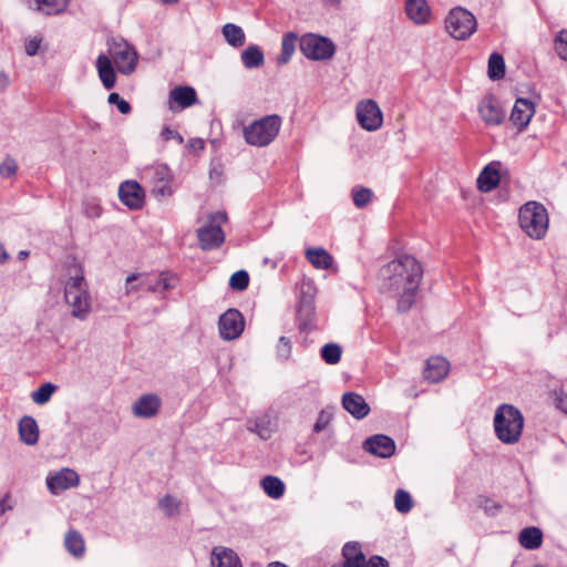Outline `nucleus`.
Instances as JSON below:
<instances>
[{"instance_id":"4c0bfd02","label":"nucleus","mask_w":567,"mask_h":567,"mask_svg":"<svg viewBox=\"0 0 567 567\" xmlns=\"http://www.w3.org/2000/svg\"><path fill=\"white\" fill-rule=\"evenodd\" d=\"M223 34L228 44L234 48H239L245 43V33L243 29L234 23H226L223 27Z\"/></svg>"},{"instance_id":"774afa93","label":"nucleus","mask_w":567,"mask_h":567,"mask_svg":"<svg viewBox=\"0 0 567 567\" xmlns=\"http://www.w3.org/2000/svg\"><path fill=\"white\" fill-rule=\"evenodd\" d=\"M324 6L327 7H333L336 9L340 8L341 0H323Z\"/></svg>"},{"instance_id":"9d476101","label":"nucleus","mask_w":567,"mask_h":567,"mask_svg":"<svg viewBox=\"0 0 567 567\" xmlns=\"http://www.w3.org/2000/svg\"><path fill=\"white\" fill-rule=\"evenodd\" d=\"M357 120L360 126L369 132L377 131L383 123V115L373 100H365L358 103L355 109Z\"/></svg>"},{"instance_id":"4468645a","label":"nucleus","mask_w":567,"mask_h":567,"mask_svg":"<svg viewBox=\"0 0 567 567\" xmlns=\"http://www.w3.org/2000/svg\"><path fill=\"white\" fill-rule=\"evenodd\" d=\"M198 103L196 90L188 85H179L171 90L168 96V107L173 112H178Z\"/></svg>"},{"instance_id":"f3484780","label":"nucleus","mask_w":567,"mask_h":567,"mask_svg":"<svg viewBox=\"0 0 567 567\" xmlns=\"http://www.w3.org/2000/svg\"><path fill=\"white\" fill-rule=\"evenodd\" d=\"M535 114V105L528 99L518 97L513 106L509 121L522 132Z\"/></svg>"},{"instance_id":"6e6d98bb","label":"nucleus","mask_w":567,"mask_h":567,"mask_svg":"<svg viewBox=\"0 0 567 567\" xmlns=\"http://www.w3.org/2000/svg\"><path fill=\"white\" fill-rule=\"evenodd\" d=\"M224 167L219 159L212 161L209 168V178L219 184L223 182Z\"/></svg>"},{"instance_id":"49530a36","label":"nucleus","mask_w":567,"mask_h":567,"mask_svg":"<svg viewBox=\"0 0 567 567\" xmlns=\"http://www.w3.org/2000/svg\"><path fill=\"white\" fill-rule=\"evenodd\" d=\"M372 198V190L367 187H354L352 189V199L358 208L367 206Z\"/></svg>"},{"instance_id":"79ce46f5","label":"nucleus","mask_w":567,"mask_h":567,"mask_svg":"<svg viewBox=\"0 0 567 567\" xmlns=\"http://www.w3.org/2000/svg\"><path fill=\"white\" fill-rule=\"evenodd\" d=\"M38 3V9L43 11L45 14H59L63 12L68 4L69 0H35Z\"/></svg>"},{"instance_id":"bf43d9fd","label":"nucleus","mask_w":567,"mask_h":567,"mask_svg":"<svg viewBox=\"0 0 567 567\" xmlns=\"http://www.w3.org/2000/svg\"><path fill=\"white\" fill-rule=\"evenodd\" d=\"M41 44V38H33L25 43L24 50L27 55L33 56L38 53Z\"/></svg>"},{"instance_id":"2f4dec72","label":"nucleus","mask_w":567,"mask_h":567,"mask_svg":"<svg viewBox=\"0 0 567 567\" xmlns=\"http://www.w3.org/2000/svg\"><path fill=\"white\" fill-rule=\"evenodd\" d=\"M298 40V35L295 32H287L284 34L281 41V51L277 56L278 65H286L291 60Z\"/></svg>"},{"instance_id":"6e6552de","label":"nucleus","mask_w":567,"mask_h":567,"mask_svg":"<svg viewBox=\"0 0 567 567\" xmlns=\"http://www.w3.org/2000/svg\"><path fill=\"white\" fill-rule=\"evenodd\" d=\"M299 49L309 60L323 61L331 59L336 53L333 41L316 33H306L299 39Z\"/></svg>"},{"instance_id":"a211bd4d","label":"nucleus","mask_w":567,"mask_h":567,"mask_svg":"<svg viewBox=\"0 0 567 567\" xmlns=\"http://www.w3.org/2000/svg\"><path fill=\"white\" fill-rule=\"evenodd\" d=\"M199 247L203 250L219 248L225 241V234L220 225H206L197 229Z\"/></svg>"},{"instance_id":"bb28decb","label":"nucleus","mask_w":567,"mask_h":567,"mask_svg":"<svg viewBox=\"0 0 567 567\" xmlns=\"http://www.w3.org/2000/svg\"><path fill=\"white\" fill-rule=\"evenodd\" d=\"M74 275L70 276L64 286V297L84 296L89 293L87 284L80 265L74 266Z\"/></svg>"},{"instance_id":"e2e57ef3","label":"nucleus","mask_w":567,"mask_h":567,"mask_svg":"<svg viewBox=\"0 0 567 567\" xmlns=\"http://www.w3.org/2000/svg\"><path fill=\"white\" fill-rule=\"evenodd\" d=\"M226 220H227L226 213L217 212L214 215H210V221L212 223H217V221L225 223Z\"/></svg>"},{"instance_id":"423d86ee","label":"nucleus","mask_w":567,"mask_h":567,"mask_svg":"<svg viewBox=\"0 0 567 567\" xmlns=\"http://www.w3.org/2000/svg\"><path fill=\"white\" fill-rule=\"evenodd\" d=\"M445 29L452 38L463 41L476 31L477 21L471 11L456 7L449 12L445 19Z\"/></svg>"},{"instance_id":"a878e982","label":"nucleus","mask_w":567,"mask_h":567,"mask_svg":"<svg viewBox=\"0 0 567 567\" xmlns=\"http://www.w3.org/2000/svg\"><path fill=\"white\" fill-rule=\"evenodd\" d=\"M213 567H241L238 555L230 548L217 546L212 551Z\"/></svg>"},{"instance_id":"4d7b16f0","label":"nucleus","mask_w":567,"mask_h":567,"mask_svg":"<svg viewBox=\"0 0 567 567\" xmlns=\"http://www.w3.org/2000/svg\"><path fill=\"white\" fill-rule=\"evenodd\" d=\"M159 507L163 508L168 515H172V511L178 508V502L175 497L167 494L159 499Z\"/></svg>"},{"instance_id":"5701e85b","label":"nucleus","mask_w":567,"mask_h":567,"mask_svg":"<svg viewBox=\"0 0 567 567\" xmlns=\"http://www.w3.org/2000/svg\"><path fill=\"white\" fill-rule=\"evenodd\" d=\"M496 165H499V163L496 162L487 164L480 173L476 184L477 189L482 193L492 192L498 186L501 182V175Z\"/></svg>"},{"instance_id":"c03bdc74","label":"nucleus","mask_w":567,"mask_h":567,"mask_svg":"<svg viewBox=\"0 0 567 567\" xmlns=\"http://www.w3.org/2000/svg\"><path fill=\"white\" fill-rule=\"evenodd\" d=\"M138 279V275L132 274L126 278V292L130 293L133 290H137L140 288H144L147 291L156 292L161 291V285H158V278L155 280L154 284H147L144 280H142L138 286L132 285L133 281Z\"/></svg>"},{"instance_id":"393cba45","label":"nucleus","mask_w":567,"mask_h":567,"mask_svg":"<svg viewBox=\"0 0 567 567\" xmlns=\"http://www.w3.org/2000/svg\"><path fill=\"white\" fill-rule=\"evenodd\" d=\"M405 13L414 23L424 24L429 21L431 9L426 0H405Z\"/></svg>"},{"instance_id":"ddd939ff","label":"nucleus","mask_w":567,"mask_h":567,"mask_svg":"<svg viewBox=\"0 0 567 567\" xmlns=\"http://www.w3.org/2000/svg\"><path fill=\"white\" fill-rule=\"evenodd\" d=\"M118 198L127 208L137 210L145 204V192L136 181H125L118 187Z\"/></svg>"},{"instance_id":"052dcab7","label":"nucleus","mask_w":567,"mask_h":567,"mask_svg":"<svg viewBox=\"0 0 567 567\" xmlns=\"http://www.w3.org/2000/svg\"><path fill=\"white\" fill-rule=\"evenodd\" d=\"M158 285H161V291H166L174 287V285L171 284V278H168L164 272H162L158 277Z\"/></svg>"},{"instance_id":"412c9836","label":"nucleus","mask_w":567,"mask_h":567,"mask_svg":"<svg viewBox=\"0 0 567 567\" xmlns=\"http://www.w3.org/2000/svg\"><path fill=\"white\" fill-rule=\"evenodd\" d=\"M342 406L357 420H362L370 413V406L364 398L355 392H347L342 395Z\"/></svg>"},{"instance_id":"de8ad7c7","label":"nucleus","mask_w":567,"mask_h":567,"mask_svg":"<svg viewBox=\"0 0 567 567\" xmlns=\"http://www.w3.org/2000/svg\"><path fill=\"white\" fill-rule=\"evenodd\" d=\"M333 419L332 408L322 409L319 412L316 423L313 424L312 431L315 433H320L327 429L330 422Z\"/></svg>"},{"instance_id":"1a4fd4ad","label":"nucleus","mask_w":567,"mask_h":567,"mask_svg":"<svg viewBox=\"0 0 567 567\" xmlns=\"http://www.w3.org/2000/svg\"><path fill=\"white\" fill-rule=\"evenodd\" d=\"M109 54L121 74L130 75L136 70L138 54L128 42L113 40L109 43Z\"/></svg>"},{"instance_id":"f03ea898","label":"nucleus","mask_w":567,"mask_h":567,"mask_svg":"<svg viewBox=\"0 0 567 567\" xmlns=\"http://www.w3.org/2000/svg\"><path fill=\"white\" fill-rule=\"evenodd\" d=\"M524 426L522 412L511 404H502L494 415V430L496 437L505 444L519 441Z\"/></svg>"},{"instance_id":"f257e3e1","label":"nucleus","mask_w":567,"mask_h":567,"mask_svg":"<svg viewBox=\"0 0 567 567\" xmlns=\"http://www.w3.org/2000/svg\"><path fill=\"white\" fill-rule=\"evenodd\" d=\"M384 288L396 297V310L409 312L415 303L423 278L421 262L411 255H401L382 268Z\"/></svg>"},{"instance_id":"6ab92c4d","label":"nucleus","mask_w":567,"mask_h":567,"mask_svg":"<svg viewBox=\"0 0 567 567\" xmlns=\"http://www.w3.org/2000/svg\"><path fill=\"white\" fill-rule=\"evenodd\" d=\"M161 406V398L155 393H147L134 402L132 412L137 417L151 419L159 412Z\"/></svg>"},{"instance_id":"e433bc0d","label":"nucleus","mask_w":567,"mask_h":567,"mask_svg":"<svg viewBox=\"0 0 567 567\" xmlns=\"http://www.w3.org/2000/svg\"><path fill=\"white\" fill-rule=\"evenodd\" d=\"M264 492L271 498H280L285 493V483L277 476L268 475L261 480Z\"/></svg>"},{"instance_id":"69168bd1","label":"nucleus","mask_w":567,"mask_h":567,"mask_svg":"<svg viewBox=\"0 0 567 567\" xmlns=\"http://www.w3.org/2000/svg\"><path fill=\"white\" fill-rule=\"evenodd\" d=\"M7 498H9V494H7L1 501H0V516L3 515L7 511L11 509V506L7 505Z\"/></svg>"},{"instance_id":"3c124183","label":"nucleus","mask_w":567,"mask_h":567,"mask_svg":"<svg viewBox=\"0 0 567 567\" xmlns=\"http://www.w3.org/2000/svg\"><path fill=\"white\" fill-rule=\"evenodd\" d=\"M556 409L567 414V392L563 388L554 389L550 391Z\"/></svg>"},{"instance_id":"37998d69","label":"nucleus","mask_w":567,"mask_h":567,"mask_svg":"<svg viewBox=\"0 0 567 567\" xmlns=\"http://www.w3.org/2000/svg\"><path fill=\"white\" fill-rule=\"evenodd\" d=\"M394 507L401 514L409 513L413 507V501L409 492L399 488L394 495Z\"/></svg>"},{"instance_id":"ea45409f","label":"nucleus","mask_w":567,"mask_h":567,"mask_svg":"<svg viewBox=\"0 0 567 567\" xmlns=\"http://www.w3.org/2000/svg\"><path fill=\"white\" fill-rule=\"evenodd\" d=\"M341 354H342V348L338 343H333V342L326 343L320 349L321 359L327 364L333 365V364L339 363L341 360Z\"/></svg>"},{"instance_id":"864d4df0","label":"nucleus","mask_w":567,"mask_h":567,"mask_svg":"<svg viewBox=\"0 0 567 567\" xmlns=\"http://www.w3.org/2000/svg\"><path fill=\"white\" fill-rule=\"evenodd\" d=\"M107 102L116 105L121 114H128L132 111L131 104L116 92H112L109 95Z\"/></svg>"},{"instance_id":"0e129e2a","label":"nucleus","mask_w":567,"mask_h":567,"mask_svg":"<svg viewBox=\"0 0 567 567\" xmlns=\"http://www.w3.org/2000/svg\"><path fill=\"white\" fill-rule=\"evenodd\" d=\"M9 78L4 71H0V92L4 91L9 85Z\"/></svg>"},{"instance_id":"09e8293b","label":"nucleus","mask_w":567,"mask_h":567,"mask_svg":"<svg viewBox=\"0 0 567 567\" xmlns=\"http://www.w3.org/2000/svg\"><path fill=\"white\" fill-rule=\"evenodd\" d=\"M291 341L287 337H280L276 347L277 358L287 361L291 355Z\"/></svg>"},{"instance_id":"f8f14e48","label":"nucleus","mask_w":567,"mask_h":567,"mask_svg":"<svg viewBox=\"0 0 567 567\" xmlns=\"http://www.w3.org/2000/svg\"><path fill=\"white\" fill-rule=\"evenodd\" d=\"M477 110L481 118L487 126L501 125L506 116L501 101L494 94L485 95L480 101Z\"/></svg>"},{"instance_id":"cd10ccee","label":"nucleus","mask_w":567,"mask_h":567,"mask_svg":"<svg viewBox=\"0 0 567 567\" xmlns=\"http://www.w3.org/2000/svg\"><path fill=\"white\" fill-rule=\"evenodd\" d=\"M19 435L27 445H34L39 441V426L34 417L24 415L20 420Z\"/></svg>"},{"instance_id":"f704fd0d","label":"nucleus","mask_w":567,"mask_h":567,"mask_svg":"<svg viewBox=\"0 0 567 567\" xmlns=\"http://www.w3.org/2000/svg\"><path fill=\"white\" fill-rule=\"evenodd\" d=\"M248 431L257 434L261 440H268L271 437V420L268 415L249 420L247 423Z\"/></svg>"},{"instance_id":"473e14b6","label":"nucleus","mask_w":567,"mask_h":567,"mask_svg":"<svg viewBox=\"0 0 567 567\" xmlns=\"http://www.w3.org/2000/svg\"><path fill=\"white\" fill-rule=\"evenodd\" d=\"M241 62L246 69H256L265 63V55L262 50L256 45L250 44L241 52Z\"/></svg>"},{"instance_id":"338daca9","label":"nucleus","mask_w":567,"mask_h":567,"mask_svg":"<svg viewBox=\"0 0 567 567\" xmlns=\"http://www.w3.org/2000/svg\"><path fill=\"white\" fill-rule=\"evenodd\" d=\"M9 258V255L2 244H0V265L4 264Z\"/></svg>"},{"instance_id":"dca6fc26","label":"nucleus","mask_w":567,"mask_h":567,"mask_svg":"<svg viewBox=\"0 0 567 567\" xmlns=\"http://www.w3.org/2000/svg\"><path fill=\"white\" fill-rule=\"evenodd\" d=\"M80 483L79 474L71 468H62L53 475H48L47 485L52 494H58L71 487L78 486Z\"/></svg>"},{"instance_id":"7ed1b4c3","label":"nucleus","mask_w":567,"mask_h":567,"mask_svg":"<svg viewBox=\"0 0 567 567\" xmlns=\"http://www.w3.org/2000/svg\"><path fill=\"white\" fill-rule=\"evenodd\" d=\"M281 124L282 118L278 114L265 115L244 126V138L252 146H268L278 136Z\"/></svg>"},{"instance_id":"58836bf2","label":"nucleus","mask_w":567,"mask_h":567,"mask_svg":"<svg viewBox=\"0 0 567 567\" xmlns=\"http://www.w3.org/2000/svg\"><path fill=\"white\" fill-rule=\"evenodd\" d=\"M56 390L58 385L52 382H45L32 392L31 398L35 404L43 405L50 401Z\"/></svg>"},{"instance_id":"603ef678","label":"nucleus","mask_w":567,"mask_h":567,"mask_svg":"<svg viewBox=\"0 0 567 567\" xmlns=\"http://www.w3.org/2000/svg\"><path fill=\"white\" fill-rule=\"evenodd\" d=\"M18 165L14 158L7 156L0 164V176L3 178H10L17 174Z\"/></svg>"},{"instance_id":"c756f323","label":"nucleus","mask_w":567,"mask_h":567,"mask_svg":"<svg viewBox=\"0 0 567 567\" xmlns=\"http://www.w3.org/2000/svg\"><path fill=\"white\" fill-rule=\"evenodd\" d=\"M518 539L525 549L534 550L543 544V532L535 526L526 527L519 533Z\"/></svg>"},{"instance_id":"c9c22d12","label":"nucleus","mask_w":567,"mask_h":567,"mask_svg":"<svg viewBox=\"0 0 567 567\" xmlns=\"http://www.w3.org/2000/svg\"><path fill=\"white\" fill-rule=\"evenodd\" d=\"M506 66L503 55L493 52L488 58L487 75L492 81L502 80L505 76Z\"/></svg>"},{"instance_id":"a18cd8bd","label":"nucleus","mask_w":567,"mask_h":567,"mask_svg":"<svg viewBox=\"0 0 567 567\" xmlns=\"http://www.w3.org/2000/svg\"><path fill=\"white\" fill-rule=\"evenodd\" d=\"M249 285V275L246 270L240 269L234 272L229 279V287L235 291H243Z\"/></svg>"},{"instance_id":"7c9ffc66","label":"nucleus","mask_w":567,"mask_h":567,"mask_svg":"<svg viewBox=\"0 0 567 567\" xmlns=\"http://www.w3.org/2000/svg\"><path fill=\"white\" fill-rule=\"evenodd\" d=\"M306 257L316 269H329L333 262V257L323 248H308Z\"/></svg>"},{"instance_id":"0eeeda50","label":"nucleus","mask_w":567,"mask_h":567,"mask_svg":"<svg viewBox=\"0 0 567 567\" xmlns=\"http://www.w3.org/2000/svg\"><path fill=\"white\" fill-rule=\"evenodd\" d=\"M142 178L151 187L155 197H168L173 194V174L167 164L156 163L143 171Z\"/></svg>"},{"instance_id":"c85d7f7f","label":"nucleus","mask_w":567,"mask_h":567,"mask_svg":"<svg viewBox=\"0 0 567 567\" xmlns=\"http://www.w3.org/2000/svg\"><path fill=\"white\" fill-rule=\"evenodd\" d=\"M65 302L72 307L71 315L75 318L84 320L91 310L90 293L84 296L64 297Z\"/></svg>"},{"instance_id":"a19ab883","label":"nucleus","mask_w":567,"mask_h":567,"mask_svg":"<svg viewBox=\"0 0 567 567\" xmlns=\"http://www.w3.org/2000/svg\"><path fill=\"white\" fill-rule=\"evenodd\" d=\"M476 505L488 517L497 516L503 509V505L501 503L495 502L491 497L485 495H478L476 497Z\"/></svg>"},{"instance_id":"9b49d317","label":"nucleus","mask_w":567,"mask_h":567,"mask_svg":"<svg viewBox=\"0 0 567 567\" xmlns=\"http://www.w3.org/2000/svg\"><path fill=\"white\" fill-rule=\"evenodd\" d=\"M218 328L224 340L230 341L239 338L245 328L243 313L236 308H229L219 317Z\"/></svg>"},{"instance_id":"8fccbe9b","label":"nucleus","mask_w":567,"mask_h":567,"mask_svg":"<svg viewBox=\"0 0 567 567\" xmlns=\"http://www.w3.org/2000/svg\"><path fill=\"white\" fill-rule=\"evenodd\" d=\"M555 51L560 59L567 61V29L559 31L556 35Z\"/></svg>"},{"instance_id":"20e7f679","label":"nucleus","mask_w":567,"mask_h":567,"mask_svg":"<svg viewBox=\"0 0 567 567\" xmlns=\"http://www.w3.org/2000/svg\"><path fill=\"white\" fill-rule=\"evenodd\" d=\"M518 221L530 238L542 239L548 229L547 209L540 203L528 202L519 208Z\"/></svg>"},{"instance_id":"13d9d810","label":"nucleus","mask_w":567,"mask_h":567,"mask_svg":"<svg viewBox=\"0 0 567 567\" xmlns=\"http://www.w3.org/2000/svg\"><path fill=\"white\" fill-rule=\"evenodd\" d=\"M161 136L164 141L175 140L178 144L184 143V137L181 133L175 130H172L169 126H164Z\"/></svg>"},{"instance_id":"5fc2aeb1","label":"nucleus","mask_w":567,"mask_h":567,"mask_svg":"<svg viewBox=\"0 0 567 567\" xmlns=\"http://www.w3.org/2000/svg\"><path fill=\"white\" fill-rule=\"evenodd\" d=\"M102 210L101 205L95 199H87L83 203V213L89 218H99Z\"/></svg>"},{"instance_id":"4be33fe9","label":"nucleus","mask_w":567,"mask_h":567,"mask_svg":"<svg viewBox=\"0 0 567 567\" xmlns=\"http://www.w3.org/2000/svg\"><path fill=\"white\" fill-rule=\"evenodd\" d=\"M342 567H364L365 555L359 542H347L341 549Z\"/></svg>"},{"instance_id":"b1692460","label":"nucleus","mask_w":567,"mask_h":567,"mask_svg":"<svg viewBox=\"0 0 567 567\" xmlns=\"http://www.w3.org/2000/svg\"><path fill=\"white\" fill-rule=\"evenodd\" d=\"M99 78L106 90H112L116 83V72L111 58L101 53L96 59Z\"/></svg>"},{"instance_id":"aec40b11","label":"nucleus","mask_w":567,"mask_h":567,"mask_svg":"<svg viewBox=\"0 0 567 567\" xmlns=\"http://www.w3.org/2000/svg\"><path fill=\"white\" fill-rule=\"evenodd\" d=\"M449 370L450 363L446 359L440 355L431 357L425 362L423 377L429 382L436 383L445 379Z\"/></svg>"},{"instance_id":"72a5a7b5","label":"nucleus","mask_w":567,"mask_h":567,"mask_svg":"<svg viewBox=\"0 0 567 567\" xmlns=\"http://www.w3.org/2000/svg\"><path fill=\"white\" fill-rule=\"evenodd\" d=\"M66 550L74 557H82L85 551V544L82 535L75 530L70 529L64 538Z\"/></svg>"},{"instance_id":"39448f33","label":"nucleus","mask_w":567,"mask_h":567,"mask_svg":"<svg viewBox=\"0 0 567 567\" xmlns=\"http://www.w3.org/2000/svg\"><path fill=\"white\" fill-rule=\"evenodd\" d=\"M317 288L311 281H302L297 302L296 316L300 332H309L315 327Z\"/></svg>"},{"instance_id":"680f3d73","label":"nucleus","mask_w":567,"mask_h":567,"mask_svg":"<svg viewBox=\"0 0 567 567\" xmlns=\"http://www.w3.org/2000/svg\"><path fill=\"white\" fill-rule=\"evenodd\" d=\"M188 146L194 151H203L205 148L204 140L196 137L188 141Z\"/></svg>"},{"instance_id":"2eb2a0df","label":"nucleus","mask_w":567,"mask_h":567,"mask_svg":"<svg viewBox=\"0 0 567 567\" xmlns=\"http://www.w3.org/2000/svg\"><path fill=\"white\" fill-rule=\"evenodd\" d=\"M363 449L378 457L388 458L395 453V442L385 434H375L368 437L363 443Z\"/></svg>"}]
</instances>
